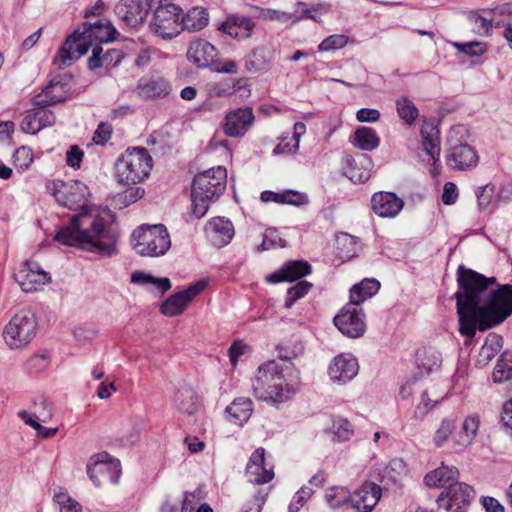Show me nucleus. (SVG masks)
I'll return each instance as SVG.
<instances>
[{
	"instance_id": "c03bdc74",
	"label": "nucleus",
	"mask_w": 512,
	"mask_h": 512,
	"mask_svg": "<svg viewBox=\"0 0 512 512\" xmlns=\"http://www.w3.org/2000/svg\"><path fill=\"white\" fill-rule=\"evenodd\" d=\"M331 430L339 441H348L354 435L353 425L346 418L336 417L333 419Z\"/></svg>"
},
{
	"instance_id": "dca6fc26",
	"label": "nucleus",
	"mask_w": 512,
	"mask_h": 512,
	"mask_svg": "<svg viewBox=\"0 0 512 512\" xmlns=\"http://www.w3.org/2000/svg\"><path fill=\"white\" fill-rule=\"evenodd\" d=\"M358 370V361L353 355L340 354L331 362L328 374L334 382L347 383L358 374Z\"/></svg>"
},
{
	"instance_id": "ddd939ff",
	"label": "nucleus",
	"mask_w": 512,
	"mask_h": 512,
	"mask_svg": "<svg viewBox=\"0 0 512 512\" xmlns=\"http://www.w3.org/2000/svg\"><path fill=\"white\" fill-rule=\"evenodd\" d=\"M254 114L250 107H242L226 113L223 130L229 137L243 136L253 124Z\"/></svg>"
},
{
	"instance_id": "ea45409f",
	"label": "nucleus",
	"mask_w": 512,
	"mask_h": 512,
	"mask_svg": "<svg viewBox=\"0 0 512 512\" xmlns=\"http://www.w3.org/2000/svg\"><path fill=\"white\" fill-rule=\"evenodd\" d=\"M512 378V351L502 353L493 371V380L503 383Z\"/></svg>"
},
{
	"instance_id": "4468645a",
	"label": "nucleus",
	"mask_w": 512,
	"mask_h": 512,
	"mask_svg": "<svg viewBox=\"0 0 512 512\" xmlns=\"http://www.w3.org/2000/svg\"><path fill=\"white\" fill-rule=\"evenodd\" d=\"M15 278L25 292L37 291L51 280L49 274L35 262L25 263L15 274Z\"/></svg>"
},
{
	"instance_id": "a19ab883",
	"label": "nucleus",
	"mask_w": 512,
	"mask_h": 512,
	"mask_svg": "<svg viewBox=\"0 0 512 512\" xmlns=\"http://www.w3.org/2000/svg\"><path fill=\"white\" fill-rule=\"evenodd\" d=\"M325 497L332 508H339L351 503L352 494L345 487L335 486L326 490Z\"/></svg>"
},
{
	"instance_id": "6e6d98bb",
	"label": "nucleus",
	"mask_w": 512,
	"mask_h": 512,
	"mask_svg": "<svg viewBox=\"0 0 512 512\" xmlns=\"http://www.w3.org/2000/svg\"><path fill=\"white\" fill-rule=\"evenodd\" d=\"M453 46L460 52L469 56H480L485 52V46L478 41L467 43L454 42Z\"/></svg>"
},
{
	"instance_id": "4be33fe9",
	"label": "nucleus",
	"mask_w": 512,
	"mask_h": 512,
	"mask_svg": "<svg viewBox=\"0 0 512 512\" xmlns=\"http://www.w3.org/2000/svg\"><path fill=\"white\" fill-rule=\"evenodd\" d=\"M205 230L212 244L219 248L230 243L235 233L232 222L223 217L210 220Z\"/></svg>"
},
{
	"instance_id": "2eb2a0df",
	"label": "nucleus",
	"mask_w": 512,
	"mask_h": 512,
	"mask_svg": "<svg viewBox=\"0 0 512 512\" xmlns=\"http://www.w3.org/2000/svg\"><path fill=\"white\" fill-rule=\"evenodd\" d=\"M479 161L476 150L469 144H458L450 147L446 155L447 165L459 171L476 167Z\"/></svg>"
},
{
	"instance_id": "1a4fd4ad",
	"label": "nucleus",
	"mask_w": 512,
	"mask_h": 512,
	"mask_svg": "<svg viewBox=\"0 0 512 512\" xmlns=\"http://www.w3.org/2000/svg\"><path fill=\"white\" fill-rule=\"evenodd\" d=\"M182 9L175 5L154 14L151 30L163 39H172L182 31Z\"/></svg>"
},
{
	"instance_id": "bb28decb",
	"label": "nucleus",
	"mask_w": 512,
	"mask_h": 512,
	"mask_svg": "<svg viewBox=\"0 0 512 512\" xmlns=\"http://www.w3.org/2000/svg\"><path fill=\"white\" fill-rule=\"evenodd\" d=\"M225 412L229 422L242 426L253 413V403L250 398L238 397L226 407Z\"/></svg>"
},
{
	"instance_id": "b1692460",
	"label": "nucleus",
	"mask_w": 512,
	"mask_h": 512,
	"mask_svg": "<svg viewBox=\"0 0 512 512\" xmlns=\"http://www.w3.org/2000/svg\"><path fill=\"white\" fill-rule=\"evenodd\" d=\"M255 22L250 17L231 15L221 24L219 30L235 39H247L251 37Z\"/></svg>"
},
{
	"instance_id": "603ef678",
	"label": "nucleus",
	"mask_w": 512,
	"mask_h": 512,
	"mask_svg": "<svg viewBox=\"0 0 512 512\" xmlns=\"http://www.w3.org/2000/svg\"><path fill=\"white\" fill-rule=\"evenodd\" d=\"M313 494V490L308 486L301 487L294 495L288 510L289 512H299L300 508L304 506L307 500Z\"/></svg>"
},
{
	"instance_id": "338daca9",
	"label": "nucleus",
	"mask_w": 512,
	"mask_h": 512,
	"mask_svg": "<svg viewBox=\"0 0 512 512\" xmlns=\"http://www.w3.org/2000/svg\"><path fill=\"white\" fill-rule=\"evenodd\" d=\"M299 148V144L293 141L292 138H283L279 144L276 145L273 152L274 154H286L296 152Z\"/></svg>"
},
{
	"instance_id": "f3484780",
	"label": "nucleus",
	"mask_w": 512,
	"mask_h": 512,
	"mask_svg": "<svg viewBox=\"0 0 512 512\" xmlns=\"http://www.w3.org/2000/svg\"><path fill=\"white\" fill-rule=\"evenodd\" d=\"M114 12L129 27L142 24L147 16V9L142 0H120L115 5Z\"/></svg>"
},
{
	"instance_id": "58836bf2",
	"label": "nucleus",
	"mask_w": 512,
	"mask_h": 512,
	"mask_svg": "<svg viewBox=\"0 0 512 512\" xmlns=\"http://www.w3.org/2000/svg\"><path fill=\"white\" fill-rule=\"evenodd\" d=\"M479 424L480 418L478 415L474 414L466 417L462 424L457 444L461 447H468L471 445L477 435Z\"/></svg>"
},
{
	"instance_id": "e433bc0d",
	"label": "nucleus",
	"mask_w": 512,
	"mask_h": 512,
	"mask_svg": "<svg viewBox=\"0 0 512 512\" xmlns=\"http://www.w3.org/2000/svg\"><path fill=\"white\" fill-rule=\"evenodd\" d=\"M66 93L67 90L63 82L54 78L43 90L42 96L45 99H41L37 103L44 106L62 103L66 100Z\"/></svg>"
},
{
	"instance_id": "5701e85b",
	"label": "nucleus",
	"mask_w": 512,
	"mask_h": 512,
	"mask_svg": "<svg viewBox=\"0 0 512 512\" xmlns=\"http://www.w3.org/2000/svg\"><path fill=\"white\" fill-rule=\"evenodd\" d=\"M216 55V48L204 39L192 41L187 51V59L198 68L212 65Z\"/></svg>"
},
{
	"instance_id": "de8ad7c7",
	"label": "nucleus",
	"mask_w": 512,
	"mask_h": 512,
	"mask_svg": "<svg viewBox=\"0 0 512 512\" xmlns=\"http://www.w3.org/2000/svg\"><path fill=\"white\" fill-rule=\"evenodd\" d=\"M53 500L59 506V512H82L80 503L72 499L69 494L64 491L55 493Z\"/></svg>"
},
{
	"instance_id": "a211bd4d",
	"label": "nucleus",
	"mask_w": 512,
	"mask_h": 512,
	"mask_svg": "<svg viewBox=\"0 0 512 512\" xmlns=\"http://www.w3.org/2000/svg\"><path fill=\"white\" fill-rule=\"evenodd\" d=\"M382 489L373 482H365L351 498V506L359 512H371L381 498Z\"/></svg>"
},
{
	"instance_id": "680f3d73",
	"label": "nucleus",
	"mask_w": 512,
	"mask_h": 512,
	"mask_svg": "<svg viewBox=\"0 0 512 512\" xmlns=\"http://www.w3.org/2000/svg\"><path fill=\"white\" fill-rule=\"evenodd\" d=\"M145 194V190L141 187H131L127 189L120 198L122 199L125 205H130L135 203L137 200L141 199Z\"/></svg>"
},
{
	"instance_id": "f257e3e1",
	"label": "nucleus",
	"mask_w": 512,
	"mask_h": 512,
	"mask_svg": "<svg viewBox=\"0 0 512 512\" xmlns=\"http://www.w3.org/2000/svg\"><path fill=\"white\" fill-rule=\"evenodd\" d=\"M457 283L456 309L462 336L473 339L477 329L485 331L512 314V285L489 290L496 283L495 277H485L463 265L457 269Z\"/></svg>"
},
{
	"instance_id": "49530a36",
	"label": "nucleus",
	"mask_w": 512,
	"mask_h": 512,
	"mask_svg": "<svg viewBox=\"0 0 512 512\" xmlns=\"http://www.w3.org/2000/svg\"><path fill=\"white\" fill-rule=\"evenodd\" d=\"M286 246V241L281 238L276 229L269 228L263 235L262 243L257 247L258 251H266L275 248H283Z\"/></svg>"
},
{
	"instance_id": "c756f323",
	"label": "nucleus",
	"mask_w": 512,
	"mask_h": 512,
	"mask_svg": "<svg viewBox=\"0 0 512 512\" xmlns=\"http://www.w3.org/2000/svg\"><path fill=\"white\" fill-rule=\"evenodd\" d=\"M138 91L145 98H161L170 92V84L161 77L141 79L138 83Z\"/></svg>"
},
{
	"instance_id": "6e6552de",
	"label": "nucleus",
	"mask_w": 512,
	"mask_h": 512,
	"mask_svg": "<svg viewBox=\"0 0 512 512\" xmlns=\"http://www.w3.org/2000/svg\"><path fill=\"white\" fill-rule=\"evenodd\" d=\"M333 321L338 330L350 338L361 337L366 330L362 309L352 302L346 304Z\"/></svg>"
},
{
	"instance_id": "bf43d9fd",
	"label": "nucleus",
	"mask_w": 512,
	"mask_h": 512,
	"mask_svg": "<svg viewBox=\"0 0 512 512\" xmlns=\"http://www.w3.org/2000/svg\"><path fill=\"white\" fill-rule=\"evenodd\" d=\"M458 188L453 182H446L443 187L442 202L445 205H453L458 199Z\"/></svg>"
},
{
	"instance_id": "a18cd8bd",
	"label": "nucleus",
	"mask_w": 512,
	"mask_h": 512,
	"mask_svg": "<svg viewBox=\"0 0 512 512\" xmlns=\"http://www.w3.org/2000/svg\"><path fill=\"white\" fill-rule=\"evenodd\" d=\"M312 287V283L302 280L287 290L284 307L289 309L292 305L302 297H304Z\"/></svg>"
},
{
	"instance_id": "f03ea898",
	"label": "nucleus",
	"mask_w": 512,
	"mask_h": 512,
	"mask_svg": "<svg viewBox=\"0 0 512 512\" xmlns=\"http://www.w3.org/2000/svg\"><path fill=\"white\" fill-rule=\"evenodd\" d=\"M53 186L52 194L60 205L70 210H80L68 226L55 234L54 240L102 256L116 254L117 234L107 226L103 217L91 213L88 206L90 193L86 184L74 180L68 183L54 182Z\"/></svg>"
},
{
	"instance_id": "052dcab7",
	"label": "nucleus",
	"mask_w": 512,
	"mask_h": 512,
	"mask_svg": "<svg viewBox=\"0 0 512 512\" xmlns=\"http://www.w3.org/2000/svg\"><path fill=\"white\" fill-rule=\"evenodd\" d=\"M83 151L76 145L69 148L66 153V163L72 168H79L83 159Z\"/></svg>"
},
{
	"instance_id": "a878e982",
	"label": "nucleus",
	"mask_w": 512,
	"mask_h": 512,
	"mask_svg": "<svg viewBox=\"0 0 512 512\" xmlns=\"http://www.w3.org/2000/svg\"><path fill=\"white\" fill-rule=\"evenodd\" d=\"M347 167L345 168L346 176L354 183H364L371 176V157L360 155L357 158L348 157Z\"/></svg>"
},
{
	"instance_id": "774afa93",
	"label": "nucleus",
	"mask_w": 512,
	"mask_h": 512,
	"mask_svg": "<svg viewBox=\"0 0 512 512\" xmlns=\"http://www.w3.org/2000/svg\"><path fill=\"white\" fill-rule=\"evenodd\" d=\"M501 421L506 428L512 431V399L504 402L501 412Z\"/></svg>"
},
{
	"instance_id": "f704fd0d",
	"label": "nucleus",
	"mask_w": 512,
	"mask_h": 512,
	"mask_svg": "<svg viewBox=\"0 0 512 512\" xmlns=\"http://www.w3.org/2000/svg\"><path fill=\"white\" fill-rule=\"evenodd\" d=\"M174 404L179 411L192 415L198 409V397L190 387H182L175 394Z\"/></svg>"
},
{
	"instance_id": "aec40b11",
	"label": "nucleus",
	"mask_w": 512,
	"mask_h": 512,
	"mask_svg": "<svg viewBox=\"0 0 512 512\" xmlns=\"http://www.w3.org/2000/svg\"><path fill=\"white\" fill-rule=\"evenodd\" d=\"M371 206L380 217L393 218L399 214L404 201L392 192H377L372 196Z\"/></svg>"
},
{
	"instance_id": "2f4dec72",
	"label": "nucleus",
	"mask_w": 512,
	"mask_h": 512,
	"mask_svg": "<svg viewBox=\"0 0 512 512\" xmlns=\"http://www.w3.org/2000/svg\"><path fill=\"white\" fill-rule=\"evenodd\" d=\"M422 145L425 152L435 161L440 156L439 130L433 124H425L421 128Z\"/></svg>"
},
{
	"instance_id": "c85d7f7f",
	"label": "nucleus",
	"mask_w": 512,
	"mask_h": 512,
	"mask_svg": "<svg viewBox=\"0 0 512 512\" xmlns=\"http://www.w3.org/2000/svg\"><path fill=\"white\" fill-rule=\"evenodd\" d=\"M131 282L136 285L147 287L150 291H158L160 295L171 289L172 284L167 277H154L144 271H134L131 274Z\"/></svg>"
},
{
	"instance_id": "473e14b6",
	"label": "nucleus",
	"mask_w": 512,
	"mask_h": 512,
	"mask_svg": "<svg viewBox=\"0 0 512 512\" xmlns=\"http://www.w3.org/2000/svg\"><path fill=\"white\" fill-rule=\"evenodd\" d=\"M380 288V283L374 278H366L350 289V302L360 305L366 299L375 295Z\"/></svg>"
},
{
	"instance_id": "13d9d810",
	"label": "nucleus",
	"mask_w": 512,
	"mask_h": 512,
	"mask_svg": "<svg viewBox=\"0 0 512 512\" xmlns=\"http://www.w3.org/2000/svg\"><path fill=\"white\" fill-rule=\"evenodd\" d=\"M112 127L104 122H101L94 132L93 141L97 145H105L111 138Z\"/></svg>"
},
{
	"instance_id": "cd10ccee",
	"label": "nucleus",
	"mask_w": 512,
	"mask_h": 512,
	"mask_svg": "<svg viewBox=\"0 0 512 512\" xmlns=\"http://www.w3.org/2000/svg\"><path fill=\"white\" fill-rule=\"evenodd\" d=\"M83 31L90 41L96 42L98 45L103 42L114 40L116 30L109 21L98 20L95 23L85 22Z\"/></svg>"
},
{
	"instance_id": "37998d69",
	"label": "nucleus",
	"mask_w": 512,
	"mask_h": 512,
	"mask_svg": "<svg viewBox=\"0 0 512 512\" xmlns=\"http://www.w3.org/2000/svg\"><path fill=\"white\" fill-rule=\"evenodd\" d=\"M396 108L399 117L407 124H412L417 119L419 112L415 104L407 97L396 101Z\"/></svg>"
},
{
	"instance_id": "e2e57ef3",
	"label": "nucleus",
	"mask_w": 512,
	"mask_h": 512,
	"mask_svg": "<svg viewBox=\"0 0 512 512\" xmlns=\"http://www.w3.org/2000/svg\"><path fill=\"white\" fill-rule=\"evenodd\" d=\"M266 500V494H263L261 491H258L251 502L247 503L242 512H261L262 506L264 505Z\"/></svg>"
},
{
	"instance_id": "9b49d317",
	"label": "nucleus",
	"mask_w": 512,
	"mask_h": 512,
	"mask_svg": "<svg viewBox=\"0 0 512 512\" xmlns=\"http://www.w3.org/2000/svg\"><path fill=\"white\" fill-rule=\"evenodd\" d=\"M207 286V281L199 280L186 289L170 295L160 306V311L167 317H174L184 312L186 307Z\"/></svg>"
},
{
	"instance_id": "7c9ffc66",
	"label": "nucleus",
	"mask_w": 512,
	"mask_h": 512,
	"mask_svg": "<svg viewBox=\"0 0 512 512\" xmlns=\"http://www.w3.org/2000/svg\"><path fill=\"white\" fill-rule=\"evenodd\" d=\"M459 471L454 466L441 465L433 471L426 474L424 477V483L426 486L439 487L451 484L450 482L458 479Z\"/></svg>"
},
{
	"instance_id": "864d4df0",
	"label": "nucleus",
	"mask_w": 512,
	"mask_h": 512,
	"mask_svg": "<svg viewBox=\"0 0 512 512\" xmlns=\"http://www.w3.org/2000/svg\"><path fill=\"white\" fill-rule=\"evenodd\" d=\"M33 161L32 150L28 147L21 146L13 154V163L20 169H26Z\"/></svg>"
},
{
	"instance_id": "4d7b16f0",
	"label": "nucleus",
	"mask_w": 512,
	"mask_h": 512,
	"mask_svg": "<svg viewBox=\"0 0 512 512\" xmlns=\"http://www.w3.org/2000/svg\"><path fill=\"white\" fill-rule=\"evenodd\" d=\"M306 203H308V198L303 193L294 190H287L282 192L281 204L300 206Z\"/></svg>"
},
{
	"instance_id": "6ab92c4d",
	"label": "nucleus",
	"mask_w": 512,
	"mask_h": 512,
	"mask_svg": "<svg viewBox=\"0 0 512 512\" xmlns=\"http://www.w3.org/2000/svg\"><path fill=\"white\" fill-rule=\"evenodd\" d=\"M312 267L305 260H291L280 269L269 274L266 281L269 283L293 282L311 273Z\"/></svg>"
},
{
	"instance_id": "09e8293b",
	"label": "nucleus",
	"mask_w": 512,
	"mask_h": 512,
	"mask_svg": "<svg viewBox=\"0 0 512 512\" xmlns=\"http://www.w3.org/2000/svg\"><path fill=\"white\" fill-rule=\"evenodd\" d=\"M468 20L473 24L474 32L478 35H488L492 27V21L490 19L481 15L477 11H470L468 14Z\"/></svg>"
},
{
	"instance_id": "7ed1b4c3",
	"label": "nucleus",
	"mask_w": 512,
	"mask_h": 512,
	"mask_svg": "<svg viewBox=\"0 0 512 512\" xmlns=\"http://www.w3.org/2000/svg\"><path fill=\"white\" fill-rule=\"evenodd\" d=\"M227 171L218 166L195 175L192 182V211L197 218L205 216L212 202L217 201L226 189Z\"/></svg>"
},
{
	"instance_id": "0e129e2a",
	"label": "nucleus",
	"mask_w": 512,
	"mask_h": 512,
	"mask_svg": "<svg viewBox=\"0 0 512 512\" xmlns=\"http://www.w3.org/2000/svg\"><path fill=\"white\" fill-rule=\"evenodd\" d=\"M262 17L265 20L278 21L281 23H286L288 20L292 18L290 13L274 10V9H264L262 10Z\"/></svg>"
},
{
	"instance_id": "f8f14e48",
	"label": "nucleus",
	"mask_w": 512,
	"mask_h": 512,
	"mask_svg": "<svg viewBox=\"0 0 512 512\" xmlns=\"http://www.w3.org/2000/svg\"><path fill=\"white\" fill-rule=\"evenodd\" d=\"M92 45L93 42L90 41L84 31L79 32L76 30L66 39L54 61L59 68L69 66L73 60V52L77 53V59L85 55Z\"/></svg>"
},
{
	"instance_id": "8fccbe9b",
	"label": "nucleus",
	"mask_w": 512,
	"mask_h": 512,
	"mask_svg": "<svg viewBox=\"0 0 512 512\" xmlns=\"http://www.w3.org/2000/svg\"><path fill=\"white\" fill-rule=\"evenodd\" d=\"M455 427L456 425L453 420L443 419L433 437L435 445L441 447L448 440Z\"/></svg>"
},
{
	"instance_id": "5fc2aeb1",
	"label": "nucleus",
	"mask_w": 512,
	"mask_h": 512,
	"mask_svg": "<svg viewBox=\"0 0 512 512\" xmlns=\"http://www.w3.org/2000/svg\"><path fill=\"white\" fill-rule=\"evenodd\" d=\"M495 193V186L493 184H487L481 186L476 191L477 203L480 210L486 209Z\"/></svg>"
},
{
	"instance_id": "393cba45",
	"label": "nucleus",
	"mask_w": 512,
	"mask_h": 512,
	"mask_svg": "<svg viewBox=\"0 0 512 512\" xmlns=\"http://www.w3.org/2000/svg\"><path fill=\"white\" fill-rule=\"evenodd\" d=\"M123 58L124 52L121 49H108L103 53L101 45L95 44L87 64L90 70H96L102 66L115 67Z\"/></svg>"
},
{
	"instance_id": "20e7f679",
	"label": "nucleus",
	"mask_w": 512,
	"mask_h": 512,
	"mask_svg": "<svg viewBox=\"0 0 512 512\" xmlns=\"http://www.w3.org/2000/svg\"><path fill=\"white\" fill-rule=\"evenodd\" d=\"M252 388L255 397L274 403L285 402L295 393L293 386L285 383L282 368L275 361H268L258 368Z\"/></svg>"
},
{
	"instance_id": "423d86ee",
	"label": "nucleus",
	"mask_w": 512,
	"mask_h": 512,
	"mask_svg": "<svg viewBox=\"0 0 512 512\" xmlns=\"http://www.w3.org/2000/svg\"><path fill=\"white\" fill-rule=\"evenodd\" d=\"M132 245L137 254L155 257L169 250L171 240L164 225H142L133 232Z\"/></svg>"
},
{
	"instance_id": "69168bd1",
	"label": "nucleus",
	"mask_w": 512,
	"mask_h": 512,
	"mask_svg": "<svg viewBox=\"0 0 512 512\" xmlns=\"http://www.w3.org/2000/svg\"><path fill=\"white\" fill-rule=\"evenodd\" d=\"M21 130L24 133L29 134H36L41 130L34 113L28 114L24 117L21 122Z\"/></svg>"
},
{
	"instance_id": "412c9836",
	"label": "nucleus",
	"mask_w": 512,
	"mask_h": 512,
	"mask_svg": "<svg viewBox=\"0 0 512 512\" xmlns=\"http://www.w3.org/2000/svg\"><path fill=\"white\" fill-rule=\"evenodd\" d=\"M246 475L249 482L256 484L267 483L273 479V469L265 466L264 448H257L252 453L246 466Z\"/></svg>"
},
{
	"instance_id": "39448f33",
	"label": "nucleus",
	"mask_w": 512,
	"mask_h": 512,
	"mask_svg": "<svg viewBox=\"0 0 512 512\" xmlns=\"http://www.w3.org/2000/svg\"><path fill=\"white\" fill-rule=\"evenodd\" d=\"M152 166L153 160L146 148H129L116 162V179L128 186L136 185L150 175Z\"/></svg>"
},
{
	"instance_id": "4c0bfd02",
	"label": "nucleus",
	"mask_w": 512,
	"mask_h": 512,
	"mask_svg": "<svg viewBox=\"0 0 512 512\" xmlns=\"http://www.w3.org/2000/svg\"><path fill=\"white\" fill-rule=\"evenodd\" d=\"M503 346L502 336L496 333H490L486 337L485 343L480 349L478 362L480 364H488Z\"/></svg>"
},
{
	"instance_id": "79ce46f5",
	"label": "nucleus",
	"mask_w": 512,
	"mask_h": 512,
	"mask_svg": "<svg viewBox=\"0 0 512 512\" xmlns=\"http://www.w3.org/2000/svg\"><path fill=\"white\" fill-rule=\"evenodd\" d=\"M268 60L263 48H255L245 59V67L248 72H261L267 67Z\"/></svg>"
},
{
	"instance_id": "c9c22d12",
	"label": "nucleus",
	"mask_w": 512,
	"mask_h": 512,
	"mask_svg": "<svg viewBox=\"0 0 512 512\" xmlns=\"http://www.w3.org/2000/svg\"><path fill=\"white\" fill-rule=\"evenodd\" d=\"M352 143L363 151H372L380 144L376 132L369 127H359L353 134Z\"/></svg>"
},
{
	"instance_id": "9d476101",
	"label": "nucleus",
	"mask_w": 512,
	"mask_h": 512,
	"mask_svg": "<svg viewBox=\"0 0 512 512\" xmlns=\"http://www.w3.org/2000/svg\"><path fill=\"white\" fill-rule=\"evenodd\" d=\"M87 473L96 486L105 483L117 484L121 475L120 462L110 458L108 454H100L93 464H88Z\"/></svg>"
},
{
	"instance_id": "0eeeda50",
	"label": "nucleus",
	"mask_w": 512,
	"mask_h": 512,
	"mask_svg": "<svg viewBox=\"0 0 512 512\" xmlns=\"http://www.w3.org/2000/svg\"><path fill=\"white\" fill-rule=\"evenodd\" d=\"M37 321L30 310L16 313L3 330V338L10 349H20L33 339Z\"/></svg>"
},
{
	"instance_id": "72a5a7b5",
	"label": "nucleus",
	"mask_w": 512,
	"mask_h": 512,
	"mask_svg": "<svg viewBox=\"0 0 512 512\" xmlns=\"http://www.w3.org/2000/svg\"><path fill=\"white\" fill-rule=\"evenodd\" d=\"M208 22V13L202 7H193L185 16L182 14V30L185 29L190 32H196L206 27Z\"/></svg>"
},
{
	"instance_id": "3c124183",
	"label": "nucleus",
	"mask_w": 512,
	"mask_h": 512,
	"mask_svg": "<svg viewBox=\"0 0 512 512\" xmlns=\"http://www.w3.org/2000/svg\"><path fill=\"white\" fill-rule=\"evenodd\" d=\"M348 42V38L345 35H331L325 38L318 46V50L321 52L332 51L343 48Z\"/></svg>"
}]
</instances>
